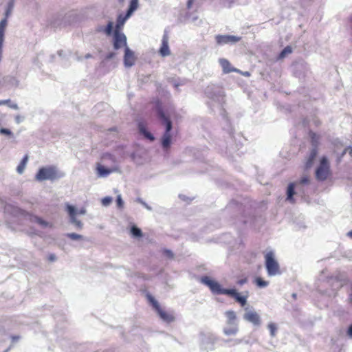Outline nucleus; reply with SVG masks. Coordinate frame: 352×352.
Segmentation results:
<instances>
[{
    "mask_svg": "<svg viewBox=\"0 0 352 352\" xmlns=\"http://www.w3.org/2000/svg\"><path fill=\"white\" fill-rule=\"evenodd\" d=\"M200 282L208 286L213 294L215 295H228L234 298L237 302H239L241 306H245L247 303V297L241 296L239 293L236 292L235 289H224L222 288L221 285L214 280H212L208 276H204L201 278Z\"/></svg>",
    "mask_w": 352,
    "mask_h": 352,
    "instance_id": "1",
    "label": "nucleus"
},
{
    "mask_svg": "<svg viewBox=\"0 0 352 352\" xmlns=\"http://www.w3.org/2000/svg\"><path fill=\"white\" fill-rule=\"evenodd\" d=\"M156 115L160 122L165 125V131L161 138V144L164 150H168L171 145L170 131L173 129L172 122L170 118L166 116L163 111L162 104L157 102L155 104Z\"/></svg>",
    "mask_w": 352,
    "mask_h": 352,
    "instance_id": "2",
    "label": "nucleus"
},
{
    "mask_svg": "<svg viewBox=\"0 0 352 352\" xmlns=\"http://www.w3.org/2000/svg\"><path fill=\"white\" fill-rule=\"evenodd\" d=\"M64 176L65 173L56 166L50 165L40 168L35 175V179L40 182L45 180L53 182L63 178Z\"/></svg>",
    "mask_w": 352,
    "mask_h": 352,
    "instance_id": "3",
    "label": "nucleus"
},
{
    "mask_svg": "<svg viewBox=\"0 0 352 352\" xmlns=\"http://www.w3.org/2000/svg\"><path fill=\"white\" fill-rule=\"evenodd\" d=\"M205 94L210 100L208 105L211 107L214 104H217L219 107H221L225 102V94L222 87L215 85H208L205 89Z\"/></svg>",
    "mask_w": 352,
    "mask_h": 352,
    "instance_id": "4",
    "label": "nucleus"
},
{
    "mask_svg": "<svg viewBox=\"0 0 352 352\" xmlns=\"http://www.w3.org/2000/svg\"><path fill=\"white\" fill-rule=\"evenodd\" d=\"M146 298L162 320L167 323L175 320L173 313L164 311L151 294H146Z\"/></svg>",
    "mask_w": 352,
    "mask_h": 352,
    "instance_id": "5",
    "label": "nucleus"
},
{
    "mask_svg": "<svg viewBox=\"0 0 352 352\" xmlns=\"http://www.w3.org/2000/svg\"><path fill=\"white\" fill-rule=\"evenodd\" d=\"M265 267L268 276H273L280 274V266L275 259L274 252L270 251L265 255Z\"/></svg>",
    "mask_w": 352,
    "mask_h": 352,
    "instance_id": "6",
    "label": "nucleus"
},
{
    "mask_svg": "<svg viewBox=\"0 0 352 352\" xmlns=\"http://www.w3.org/2000/svg\"><path fill=\"white\" fill-rule=\"evenodd\" d=\"M217 337L212 333H202L200 334V349L207 352L214 349Z\"/></svg>",
    "mask_w": 352,
    "mask_h": 352,
    "instance_id": "7",
    "label": "nucleus"
},
{
    "mask_svg": "<svg viewBox=\"0 0 352 352\" xmlns=\"http://www.w3.org/2000/svg\"><path fill=\"white\" fill-rule=\"evenodd\" d=\"M330 173V165L327 157L323 156L320 161V164L316 170V177L318 180L324 181Z\"/></svg>",
    "mask_w": 352,
    "mask_h": 352,
    "instance_id": "8",
    "label": "nucleus"
},
{
    "mask_svg": "<svg viewBox=\"0 0 352 352\" xmlns=\"http://www.w3.org/2000/svg\"><path fill=\"white\" fill-rule=\"evenodd\" d=\"M328 285L331 287V290L321 292L328 296H335L337 292L344 285V282L337 277H331L327 280Z\"/></svg>",
    "mask_w": 352,
    "mask_h": 352,
    "instance_id": "9",
    "label": "nucleus"
},
{
    "mask_svg": "<svg viewBox=\"0 0 352 352\" xmlns=\"http://www.w3.org/2000/svg\"><path fill=\"white\" fill-rule=\"evenodd\" d=\"M67 211L69 217V223L72 224L76 229L82 230L83 228V223L77 219V209L72 205H67Z\"/></svg>",
    "mask_w": 352,
    "mask_h": 352,
    "instance_id": "10",
    "label": "nucleus"
},
{
    "mask_svg": "<svg viewBox=\"0 0 352 352\" xmlns=\"http://www.w3.org/2000/svg\"><path fill=\"white\" fill-rule=\"evenodd\" d=\"M126 35L120 32L114 31L113 36V48L116 50L120 49L122 47L127 46Z\"/></svg>",
    "mask_w": 352,
    "mask_h": 352,
    "instance_id": "11",
    "label": "nucleus"
},
{
    "mask_svg": "<svg viewBox=\"0 0 352 352\" xmlns=\"http://www.w3.org/2000/svg\"><path fill=\"white\" fill-rule=\"evenodd\" d=\"M215 40L219 45H223L226 44H234L241 40V37L234 35H221L217 34L215 36Z\"/></svg>",
    "mask_w": 352,
    "mask_h": 352,
    "instance_id": "12",
    "label": "nucleus"
},
{
    "mask_svg": "<svg viewBox=\"0 0 352 352\" xmlns=\"http://www.w3.org/2000/svg\"><path fill=\"white\" fill-rule=\"evenodd\" d=\"M134 52L128 47L124 48V65L125 67H131L135 63Z\"/></svg>",
    "mask_w": 352,
    "mask_h": 352,
    "instance_id": "13",
    "label": "nucleus"
},
{
    "mask_svg": "<svg viewBox=\"0 0 352 352\" xmlns=\"http://www.w3.org/2000/svg\"><path fill=\"white\" fill-rule=\"evenodd\" d=\"M23 213H25V212ZM24 215L28 219H29L30 222L37 223L42 228H45L47 227L52 226V225L49 222L45 221L44 219L36 215H34L28 212H25Z\"/></svg>",
    "mask_w": 352,
    "mask_h": 352,
    "instance_id": "14",
    "label": "nucleus"
},
{
    "mask_svg": "<svg viewBox=\"0 0 352 352\" xmlns=\"http://www.w3.org/2000/svg\"><path fill=\"white\" fill-rule=\"evenodd\" d=\"M243 319L256 326H259L261 324V317L255 311H246L243 315Z\"/></svg>",
    "mask_w": 352,
    "mask_h": 352,
    "instance_id": "15",
    "label": "nucleus"
},
{
    "mask_svg": "<svg viewBox=\"0 0 352 352\" xmlns=\"http://www.w3.org/2000/svg\"><path fill=\"white\" fill-rule=\"evenodd\" d=\"M159 53L162 57H166L170 54V50L168 46V36L166 32L163 35L162 45L160 48Z\"/></svg>",
    "mask_w": 352,
    "mask_h": 352,
    "instance_id": "16",
    "label": "nucleus"
},
{
    "mask_svg": "<svg viewBox=\"0 0 352 352\" xmlns=\"http://www.w3.org/2000/svg\"><path fill=\"white\" fill-rule=\"evenodd\" d=\"M8 24L6 18L3 19L0 21V61L1 60L3 45L4 42L5 31Z\"/></svg>",
    "mask_w": 352,
    "mask_h": 352,
    "instance_id": "17",
    "label": "nucleus"
},
{
    "mask_svg": "<svg viewBox=\"0 0 352 352\" xmlns=\"http://www.w3.org/2000/svg\"><path fill=\"white\" fill-rule=\"evenodd\" d=\"M297 188L296 182L289 183L287 188L286 199L290 203H294V195L296 194L295 188Z\"/></svg>",
    "mask_w": 352,
    "mask_h": 352,
    "instance_id": "18",
    "label": "nucleus"
},
{
    "mask_svg": "<svg viewBox=\"0 0 352 352\" xmlns=\"http://www.w3.org/2000/svg\"><path fill=\"white\" fill-rule=\"evenodd\" d=\"M138 127L140 133L142 135H143L146 139L149 140L150 141H153L155 140V137L152 133L148 131L144 123L139 122L138 124Z\"/></svg>",
    "mask_w": 352,
    "mask_h": 352,
    "instance_id": "19",
    "label": "nucleus"
},
{
    "mask_svg": "<svg viewBox=\"0 0 352 352\" xmlns=\"http://www.w3.org/2000/svg\"><path fill=\"white\" fill-rule=\"evenodd\" d=\"M131 16H127V14L126 13L124 16L122 14H119L117 17L116 24L115 26V30L114 31H118L121 30V28L123 27L124 24L125 23L126 21L130 18Z\"/></svg>",
    "mask_w": 352,
    "mask_h": 352,
    "instance_id": "20",
    "label": "nucleus"
},
{
    "mask_svg": "<svg viewBox=\"0 0 352 352\" xmlns=\"http://www.w3.org/2000/svg\"><path fill=\"white\" fill-rule=\"evenodd\" d=\"M97 174L99 177H105L113 172L112 169L106 168L105 166L98 164L97 166Z\"/></svg>",
    "mask_w": 352,
    "mask_h": 352,
    "instance_id": "21",
    "label": "nucleus"
},
{
    "mask_svg": "<svg viewBox=\"0 0 352 352\" xmlns=\"http://www.w3.org/2000/svg\"><path fill=\"white\" fill-rule=\"evenodd\" d=\"M219 63L221 66L222 67L223 73L228 74L235 71L234 68L231 67L230 63L227 59L221 58L219 59Z\"/></svg>",
    "mask_w": 352,
    "mask_h": 352,
    "instance_id": "22",
    "label": "nucleus"
},
{
    "mask_svg": "<svg viewBox=\"0 0 352 352\" xmlns=\"http://www.w3.org/2000/svg\"><path fill=\"white\" fill-rule=\"evenodd\" d=\"M139 0H130L128 9L126 12L127 16H131L138 8Z\"/></svg>",
    "mask_w": 352,
    "mask_h": 352,
    "instance_id": "23",
    "label": "nucleus"
},
{
    "mask_svg": "<svg viewBox=\"0 0 352 352\" xmlns=\"http://www.w3.org/2000/svg\"><path fill=\"white\" fill-rule=\"evenodd\" d=\"M239 331L238 325L232 326H226L223 328V332L226 336H234Z\"/></svg>",
    "mask_w": 352,
    "mask_h": 352,
    "instance_id": "24",
    "label": "nucleus"
},
{
    "mask_svg": "<svg viewBox=\"0 0 352 352\" xmlns=\"http://www.w3.org/2000/svg\"><path fill=\"white\" fill-rule=\"evenodd\" d=\"M317 155V149L316 148H313L309 153V158L306 162V167L310 168L314 163V161Z\"/></svg>",
    "mask_w": 352,
    "mask_h": 352,
    "instance_id": "25",
    "label": "nucleus"
},
{
    "mask_svg": "<svg viewBox=\"0 0 352 352\" xmlns=\"http://www.w3.org/2000/svg\"><path fill=\"white\" fill-rule=\"evenodd\" d=\"M101 160L104 163H106V162L114 163L116 162V157L109 153H103L101 157Z\"/></svg>",
    "mask_w": 352,
    "mask_h": 352,
    "instance_id": "26",
    "label": "nucleus"
},
{
    "mask_svg": "<svg viewBox=\"0 0 352 352\" xmlns=\"http://www.w3.org/2000/svg\"><path fill=\"white\" fill-rule=\"evenodd\" d=\"M28 160V156L26 155L23 157V160L20 162V164L18 165L16 168V171L19 174H22L24 171L25 167L26 166V164Z\"/></svg>",
    "mask_w": 352,
    "mask_h": 352,
    "instance_id": "27",
    "label": "nucleus"
},
{
    "mask_svg": "<svg viewBox=\"0 0 352 352\" xmlns=\"http://www.w3.org/2000/svg\"><path fill=\"white\" fill-rule=\"evenodd\" d=\"M130 232L131 235L135 238H140L142 236V232L140 228L135 225L131 227Z\"/></svg>",
    "mask_w": 352,
    "mask_h": 352,
    "instance_id": "28",
    "label": "nucleus"
},
{
    "mask_svg": "<svg viewBox=\"0 0 352 352\" xmlns=\"http://www.w3.org/2000/svg\"><path fill=\"white\" fill-rule=\"evenodd\" d=\"M292 52V48L291 46H286L278 54V59H283L287 55L291 54Z\"/></svg>",
    "mask_w": 352,
    "mask_h": 352,
    "instance_id": "29",
    "label": "nucleus"
},
{
    "mask_svg": "<svg viewBox=\"0 0 352 352\" xmlns=\"http://www.w3.org/2000/svg\"><path fill=\"white\" fill-rule=\"evenodd\" d=\"M8 105L11 109L17 110L19 109L18 104L16 103H12L10 99L7 100H0V105Z\"/></svg>",
    "mask_w": 352,
    "mask_h": 352,
    "instance_id": "30",
    "label": "nucleus"
},
{
    "mask_svg": "<svg viewBox=\"0 0 352 352\" xmlns=\"http://www.w3.org/2000/svg\"><path fill=\"white\" fill-rule=\"evenodd\" d=\"M113 22L109 21L107 26L104 27V33L107 36H111L113 34Z\"/></svg>",
    "mask_w": 352,
    "mask_h": 352,
    "instance_id": "31",
    "label": "nucleus"
},
{
    "mask_svg": "<svg viewBox=\"0 0 352 352\" xmlns=\"http://www.w3.org/2000/svg\"><path fill=\"white\" fill-rule=\"evenodd\" d=\"M309 182V180L308 177L304 176L300 179V180L298 182H296L298 191L301 190H300L301 186L308 184Z\"/></svg>",
    "mask_w": 352,
    "mask_h": 352,
    "instance_id": "32",
    "label": "nucleus"
},
{
    "mask_svg": "<svg viewBox=\"0 0 352 352\" xmlns=\"http://www.w3.org/2000/svg\"><path fill=\"white\" fill-rule=\"evenodd\" d=\"M255 283L260 288L266 287L269 285L268 281L264 280L263 279H262L260 277H257L255 279Z\"/></svg>",
    "mask_w": 352,
    "mask_h": 352,
    "instance_id": "33",
    "label": "nucleus"
},
{
    "mask_svg": "<svg viewBox=\"0 0 352 352\" xmlns=\"http://www.w3.org/2000/svg\"><path fill=\"white\" fill-rule=\"evenodd\" d=\"M66 236L73 241L82 240L84 239L82 235L76 233H67Z\"/></svg>",
    "mask_w": 352,
    "mask_h": 352,
    "instance_id": "34",
    "label": "nucleus"
},
{
    "mask_svg": "<svg viewBox=\"0 0 352 352\" xmlns=\"http://www.w3.org/2000/svg\"><path fill=\"white\" fill-rule=\"evenodd\" d=\"M225 315L227 318V320H236V316L234 311H226Z\"/></svg>",
    "mask_w": 352,
    "mask_h": 352,
    "instance_id": "35",
    "label": "nucleus"
},
{
    "mask_svg": "<svg viewBox=\"0 0 352 352\" xmlns=\"http://www.w3.org/2000/svg\"><path fill=\"white\" fill-rule=\"evenodd\" d=\"M267 327L270 330L271 336L274 337L277 331L276 325L274 323L271 322L268 324Z\"/></svg>",
    "mask_w": 352,
    "mask_h": 352,
    "instance_id": "36",
    "label": "nucleus"
},
{
    "mask_svg": "<svg viewBox=\"0 0 352 352\" xmlns=\"http://www.w3.org/2000/svg\"><path fill=\"white\" fill-rule=\"evenodd\" d=\"M0 134L13 137V133L8 129L0 128Z\"/></svg>",
    "mask_w": 352,
    "mask_h": 352,
    "instance_id": "37",
    "label": "nucleus"
},
{
    "mask_svg": "<svg viewBox=\"0 0 352 352\" xmlns=\"http://www.w3.org/2000/svg\"><path fill=\"white\" fill-rule=\"evenodd\" d=\"M116 204L119 208H122L124 206V201L121 197V195H118L116 197Z\"/></svg>",
    "mask_w": 352,
    "mask_h": 352,
    "instance_id": "38",
    "label": "nucleus"
},
{
    "mask_svg": "<svg viewBox=\"0 0 352 352\" xmlns=\"http://www.w3.org/2000/svg\"><path fill=\"white\" fill-rule=\"evenodd\" d=\"M163 254L168 257V258H173L174 257V254L173 252L170 250H168V249H165L163 250Z\"/></svg>",
    "mask_w": 352,
    "mask_h": 352,
    "instance_id": "39",
    "label": "nucleus"
},
{
    "mask_svg": "<svg viewBox=\"0 0 352 352\" xmlns=\"http://www.w3.org/2000/svg\"><path fill=\"white\" fill-rule=\"evenodd\" d=\"M112 201V198L111 197H105L102 199V204L104 206H109Z\"/></svg>",
    "mask_w": 352,
    "mask_h": 352,
    "instance_id": "40",
    "label": "nucleus"
},
{
    "mask_svg": "<svg viewBox=\"0 0 352 352\" xmlns=\"http://www.w3.org/2000/svg\"><path fill=\"white\" fill-rule=\"evenodd\" d=\"M186 81L187 80L186 79L180 80L179 81H175L173 82V86L177 89L179 86L184 85L186 83Z\"/></svg>",
    "mask_w": 352,
    "mask_h": 352,
    "instance_id": "41",
    "label": "nucleus"
},
{
    "mask_svg": "<svg viewBox=\"0 0 352 352\" xmlns=\"http://www.w3.org/2000/svg\"><path fill=\"white\" fill-rule=\"evenodd\" d=\"M186 18L188 19L192 22H195L197 20L198 16H194L193 14H190L189 12H187L186 13Z\"/></svg>",
    "mask_w": 352,
    "mask_h": 352,
    "instance_id": "42",
    "label": "nucleus"
},
{
    "mask_svg": "<svg viewBox=\"0 0 352 352\" xmlns=\"http://www.w3.org/2000/svg\"><path fill=\"white\" fill-rule=\"evenodd\" d=\"M346 153H349L350 155H352V147L351 146H348V147L345 148L344 150L343 151V152L342 153L341 156H343Z\"/></svg>",
    "mask_w": 352,
    "mask_h": 352,
    "instance_id": "43",
    "label": "nucleus"
},
{
    "mask_svg": "<svg viewBox=\"0 0 352 352\" xmlns=\"http://www.w3.org/2000/svg\"><path fill=\"white\" fill-rule=\"evenodd\" d=\"M14 120H15L16 123L20 124L21 122H22L24 120V117H23L20 115H17L15 116Z\"/></svg>",
    "mask_w": 352,
    "mask_h": 352,
    "instance_id": "44",
    "label": "nucleus"
},
{
    "mask_svg": "<svg viewBox=\"0 0 352 352\" xmlns=\"http://www.w3.org/2000/svg\"><path fill=\"white\" fill-rule=\"evenodd\" d=\"M116 55V54L115 52H109V53H108V54L106 55V56H105V59H106L107 60H111V59H112L113 58H114Z\"/></svg>",
    "mask_w": 352,
    "mask_h": 352,
    "instance_id": "45",
    "label": "nucleus"
},
{
    "mask_svg": "<svg viewBox=\"0 0 352 352\" xmlns=\"http://www.w3.org/2000/svg\"><path fill=\"white\" fill-rule=\"evenodd\" d=\"M346 334L349 338H352V324L349 326Z\"/></svg>",
    "mask_w": 352,
    "mask_h": 352,
    "instance_id": "46",
    "label": "nucleus"
},
{
    "mask_svg": "<svg viewBox=\"0 0 352 352\" xmlns=\"http://www.w3.org/2000/svg\"><path fill=\"white\" fill-rule=\"evenodd\" d=\"M226 324L227 326H232L233 327L234 325H238V322H236V320H227L226 321Z\"/></svg>",
    "mask_w": 352,
    "mask_h": 352,
    "instance_id": "47",
    "label": "nucleus"
},
{
    "mask_svg": "<svg viewBox=\"0 0 352 352\" xmlns=\"http://www.w3.org/2000/svg\"><path fill=\"white\" fill-rule=\"evenodd\" d=\"M86 212H87V210L84 208H82L80 210H77V215H83V214H85Z\"/></svg>",
    "mask_w": 352,
    "mask_h": 352,
    "instance_id": "48",
    "label": "nucleus"
},
{
    "mask_svg": "<svg viewBox=\"0 0 352 352\" xmlns=\"http://www.w3.org/2000/svg\"><path fill=\"white\" fill-rule=\"evenodd\" d=\"M104 27L102 25H97L96 27V32H103L104 33Z\"/></svg>",
    "mask_w": 352,
    "mask_h": 352,
    "instance_id": "49",
    "label": "nucleus"
},
{
    "mask_svg": "<svg viewBox=\"0 0 352 352\" xmlns=\"http://www.w3.org/2000/svg\"><path fill=\"white\" fill-rule=\"evenodd\" d=\"M48 260L51 262H54L56 260V256L54 254H51L48 256Z\"/></svg>",
    "mask_w": 352,
    "mask_h": 352,
    "instance_id": "50",
    "label": "nucleus"
},
{
    "mask_svg": "<svg viewBox=\"0 0 352 352\" xmlns=\"http://www.w3.org/2000/svg\"><path fill=\"white\" fill-rule=\"evenodd\" d=\"M248 282V279L247 278H242V279H240L237 281V283L240 285H243L244 284H245L246 283Z\"/></svg>",
    "mask_w": 352,
    "mask_h": 352,
    "instance_id": "51",
    "label": "nucleus"
},
{
    "mask_svg": "<svg viewBox=\"0 0 352 352\" xmlns=\"http://www.w3.org/2000/svg\"><path fill=\"white\" fill-rule=\"evenodd\" d=\"M234 206H236V207L239 208V209H241V205H239V204H236L235 201H232V202L229 204L228 208H232V206H234Z\"/></svg>",
    "mask_w": 352,
    "mask_h": 352,
    "instance_id": "52",
    "label": "nucleus"
},
{
    "mask_svg": "<svg viewBox=\"0 0 352 352\" xmlns=\"http://www.w3.org/2000/svg\"><path fill=\"white\" fill-rule=\"evenodd\" d=\"M194 2V0H188L187 1V8L190 10L192 7V5Z\"/></svg>",
    "mask_w": 352,
    "mask_h": 352,
    "instance_id": "53",
    "label": "nucleus"
},
{
    "mask_svg": "<svg viewBox=\"0 0 352 352\" xmlns=\"http://www.w3.org/2000/svg\"><path fill=\"white\" fill-rule=\"evenodd\" d=\"M142 205L148 210H152V208L150 206H148L145 201L142 203Z\"/></svg>",
    "mask_w": 352,
    "mask_h": 352,
    "instance_id": "54",
    "label": "nucleus"
},
{
    "mask_svg": "<svg viewBox=\"0 0 352 352\" xmlns=\"http://www.w3.org/2000/svg\"><path fill=\"white\" fill-rule=\"evenodd\" d=\"M13 8V2L12 1H10L8 3V9L7 10H9L10 11H11V10Z\"/></svg>",
    "mask_w": 352,
    "mask_h": 352,
    "instance_id": "55",
    "label": "nucleus"
},
{
    "mask_svg": "<svg viewBox=\"0 0 352 352\" xmlns=\"http://www.w3.org/2000/svg\"><path fill=\"white\" fill-rule=\"evenodd\" d=\"M19 336H12V340L13 342H16L17 340H19Z\"/></svg>",
    "mask_w": 352,
    "mask_h": 352,
    "instance_id": "56",
    "label": "nucleus"
},
{
    "mask_svg": "<svg viewBox=\"0 0 352 352\" xmlns=\"http://www.w3.org/2000/svg\"><path fill=\"white\" fill-rule=\"evenodd\" d=\"M310 135H311V140H312V142H314L316 140V135L312 132L310 133Z\"/></svg>",
    "mask_w": 352,
    "mask_h": 352,
    "instance_id": "57",
    "label": "nucleus"
},
{
    "mask_svg": "<svg viewBox=\"0 0 352 352\" xmlns=\"http://www.w3.org/2000/svg\"><path fill=\"white\" fill-rule=\"evenodd\" d=\"M136 201L140 203V204H142V203L144 202V201L142 199L140 198V197L136 199Z\"/></svg>",
    "mask_w": 352,
    "mask_h": 352,
    "instance_id": "58",
    "label": "nucleus"
},
{
    "mask_svg": "<svg viewBox=\"0 0 352 352\" xmlns=\"http://www.w3.org/2000/svg\"><path fill=\"white\" fill-rule=\"evenodd\" d=\"M242 342V340L241 339H236L234 340V344H239Z\"/></svg>",
    "mask_w": 352,
    "mask_h": 352,
    "instance_id": "59",
    "label": "nucleus"
},
{
    "mask_svg": "<svg viewBox=\"0 0 352 352\" xmlns=\"http://www.w3.org/2000/svg\"><path fill=\"white\" fill-rule=\"evenodd\" d=\"M349 302L352 305V293H351L349 296Z\"/></svg>",
    "mask_w": 352,
    "mask_h": 352,
    "instance_id": "60",
    "label": "nucleus"
},
{
    "mask_svg": "<svg viewBox=\"0 0 352 352\" xmlns=\"http://www.w3.org/2000/svg\"><path fill=\"white\" fill-rule=\"evenodd\" d=\"M346 235L352 239V230L347 232Z\"/></svg>",
    "mask_w": 352,
    "mask_h": 352,
    "instance_id": "61",
    "label": "nucleus"
},
{
    "mask_svg": "<svg viewBox=\"0 0 352 352\" xmlns=\"http://www.w3.org/2000/svg\"><path fill=\"white\" fill-rule=\"evenodd\" d=\"M91 57H92V55L91 54H87L85 56V58H89Z\"/></svg>",
    "mask_w": 352,
    "mask_h": 352,
    "instance_id": "62",
    "label": "nucleus"
},
{
    "mask_svg": "<svg viewBox=\"0 0 352 352\" xmlns=\"http://www.w3.org/2000/svg\"><path fill=\"white\" fill-rule=\"evenodd\" d=\"M10 11L9 10H6V17L5 18L8 16V15L10 14Z\"/></svg>",
    "mask_w": 352,
    "mask_h": 352,
    "instance_id": "63",
    "label": "nucleus"
},
{
    "mask_svg": "<svg viewBox=\"0 0 352 352\" xmlns=\"http://www.w3.org/2000/svg\"><path fill=\"white\" fill-rule=\"evenodd\" d=\"M118 1L119 3L122 4V3H124L125 0H118Z\"/></svg>",
    "mask_w": 352,
    "mask_h": 352,
    "instance_id": "64",
    "label": "nucleus"
}]
</instances>
